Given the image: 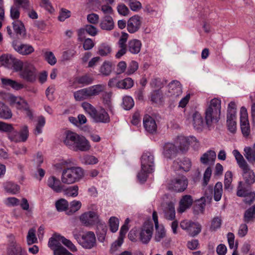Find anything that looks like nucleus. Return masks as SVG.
I'll return each mask as SVG.
<instances>
[{"label": "nucleus", "instance_id": "1", "mask_svg": "<svg viewBox=\"0 0 255 255\" xmlns=\"http://www.w3.org/2000/svg\"><path fill=\"white\" fill-rule=\"evenodd\" d=\"M63 142L69 149L75 152H86L91 148L90 142L85 136L71 131L65 132Z\"/></svg>", "mask_w": 255, "mask_h": 255}, {"label": "nucleus", "instance_id": "2", "mask_svg": "<svg viewBox=\"0 0 255 255\" xmlns=\"http://www.w3.org/2000/svg\"><path fill=\"white\" fill-rule=\"evenodd\" d=\"M233 154L237 160L238 166L243 170V176L245 182L244 183L242 181V184L249 188H251V185L255 182V172L250 168L243 156L238 150H234Z\"/></svg>", "mask_w": 255, "mask_h": 255}, {"label": "nucleus", "instance_id": "3", "mask_svg": "<svg viewBox=\"0 0 255 255\" xmlns=\"http://www.w3.org/2000/svg\"><path fill=\"white\" fill-rule=\"evenodd\" d=\"M221 101L218 98L212 99L207 106L205 112L206 125L210 128L218 122L220 119Z\"/></svg>", "mask_w": 255, "mask_h": 255}, {"label": "nucleus", "instance_id": "4", "mask_svg": "<svg viewBox=\"0 0 255 255\" xmlns=\"http://www.w3.org/2000/svg\"><path fill=\"white\" fill-rule=\"evenodd\" d=\"M84 175V171L80 167L73 166L62 170L61 181L63 184H71L79 181Z\"/></svg>", "mask_w": 255, "mask_h": 255}, {"label": "nucleus", "instance_id": "5", "mask_svg": "<svg viewBox=\"0 0 255 255\" xmlns=\"http://www.w3.org/2000/svg\"><path fill=\"white\" fill-rule=\"evenodd\" d=\"M61 243L69 248L72 252H74L77 251L76 247L71 241L57 234H54L52 237L49 239L48 246L53 251L62 246Z\"/></svg>", "mask_w": 255, "mask_h": 255}, {"label": "nucleus", "instance_id": "6", "mask_svg": "<svg viewBox=\"0 0 255 255\" xmlns=\"http://www.w3.org/2000/svg\"><path fill=\"white\" fill-rule=\"evenodd\" d=\"M73 236L78 243L85 249H91L96 245V237L92 232H88L81 236L73 233Z\"/></svg>", "mask_w": 255, "mask_h": 255}, {"label": "nucleus", "instance_id": "7", "mask_svg": "<svg viewBox=\"0 0 255 255\" xmlns=\"http://www.w3.org/2000/svg\"><path fill=\"white\" fill-rule=\"evenodd\" d=\"M237 106L235 102H230L228 107L227 124L229 130L235 133L237 129L236 123Z\"/></svg>", "mask_w": 255, "mask_h": 255}, {"label": "nucleus", "instance_id": "8", "mask_svg": "<svg viewBox=\"0 0 255 255\" xmlns=\"http://www.w3.org/2000/svg\"><path fill=\"white\" fill-rule=\"evenodd\" d=\"M237 195L239 197H244V202L249 205L255 200V193L251 192V188L244 186L242 181L239 183Z\"/></svg>", "mask_w": 255, "mask_h": 255}, {"label": "nucleus", "instance_id": "9", "mask_svg": "<svg viewBox=\"0 0 255 255\" xmlns=\"http://www.w3.org/2000/svg\"><path fill=\"white\" fill-rule=\"evenodd\" d=\"M188 184L186 177L182 176L171 180L168 184V188L176 192H182L186 189Z\"/></svg>", "mask_w": 255, "mask_h": 255}, {"label": "nucleus", "instance_id": "10", "mask_svg": "<svg viewBox=\"0 0 255 255\" xmlns=\"http://www.w3.org/2000/svg\"><path fill=\"white\" fill-rule=\"evenodd\" d=\"M11 104L17 109L24 111L29 118H32V113L29 109L26 101L20 97L11 96L10 98Z\"/></svg>", "mask_w": 255, "mask_h": 255}, {"label": "nucleus", "instance_id": "11", "mask_svg": "<svg viewBox=\"0 0 255 255\" xmlns=\"http://www.w3.org/2000/svg\"><path fill=\"white\" fill-rule=\"evenodd\" d=\"M36 70L34 66L29 63H24V67L20 72V76L25 80L33 82L35 81L36 77Z\"/></svg>", "mask_w": 255, "mask_h": 255}, {"label": "nucleus", "instance_id": "12", "mask_svg": "<svg viewBox=\"0 0 255 255\" xmlns=\"http://www.w3.org/2000/svg\"><path fill=\"white\" fill-rule=\"evenodd\" d=\"M28 130L26 126L21 127L19 131L12 130L8 133V138L15 142H25L28 137Z\"/></svg>", "mask_w": 255, "mask_h": 255}, {"label": "nucleus", "instance_id": "13", "mask_svg": "<svg viewBox=\"0 0 255 255\" xmlns=\"http://www.w3.org/2000/svg\"><path fill=\"white\" fill-rule=\"evenodd\" d=\"M153 231V224L146 222L143 225L139 232V239L143 244H147L152 236Z\"/></svg>", "mask_w": 255, "mask_h": 255}, {"label": "nucleus", "instance_id": "14", "mask_svg": "<svg viewBox=\"0 0 255 255\" xmlns=\"http://www.w3.org/2000/svg\"><path fill=\"white\" fill-rule=\"evenodd\" d=\"M240 125L243 134L245 136H248L250 133V127L247 110L244 107L240 110Z\"/></svg>", "mask_w": 255, "mask_h": 255}, {"label": "nucleus", "instance_id": "15", "mask_svg": "<svg viewBox=\"0 0 255 255\" xmlns=\"http://www.w3.org/2000/svg\"><path fill=\"white\" fill-rule=\"evenodd\" d=\"M106 88V86L105 84H98L83 88V90L86 99H88L99 95L100 93L104 92Z\"/></svg>", "mask_w": 255, "mask_h": 255}, {"label": "nucleus", "instance_id": "16", "mask_svg": "<svg viewBox=\"0 0 255 255\" xmlns=\"http://www.w3.org/2000/svg\"><path fill=\"white\" fill-rule=\"evenodd\" d=\"M106 88V86L105 84H98L83 88V90L86 99H88L99 95L100 93L104 92Z\"/></svg>", "mask_w": 255, "mask_h": 255}, {"label": "nucleus", "instance_id": "17", "mask_svg": "<svg viewBox=\"0 0 255 255\" xmlns=\"http://www.w3.org/2000/svg\"><path fill=\"white\" fill-rule=\"evenodd\" d=\"M154 156L149 152H144L141 157V166L143 170L146 168L151 170H154Z\"/></svg>", "mask_w": 255, "mask_h": 255}, {"label": "nucleus", "instance_id": "18", "mask_svg": "<svg viewBox=\"0 0 255 255\" xmlns=\"http://www.w3.org/2000/svg\"><path fill=\"white\" fill-rule=\"evenodd\" d=\"M81 222L86 226L91 225L99 221L98 214L93 211H89L83 214L80 218Z\"/></svg>", "mask_w": 255, "mask_h": 255}, {"label": "nucleus", "instance_id": "19", "mask_svg": "<svg viewBox=\"0 0 255 255\" xmlns=\"http://www.w3.org/2000/svg\"><path fill=\"white\" fill-rule=\"evenodd\" d=\"M143 124L147 132L151 134L156 132L157 126L155 120L153 117L148 115H145L143 119Z\"/></svg>", "mask_w": 255, "mask_h": 255}, {"label": "nucleus", "instance_id": "20", "mask_svg": "<svg viewBox=\"0 0 255 255\" xmlns=\"http://www.w3.org/2000/svg\"><path fill=\"white\" fill-rule=\"evenodd\" d=\"M12 45L16 52L23 55L30 54L34 51V48L31 45L21 44L16 40L12 42Z\"/></svg>", "mask_w": 255, "mask_h": 255}, {"label": "nucleus", "instance_id": "21", "mask_svg": "<svg viewBox=\"0 0 255 255\" xmlns=\"http://www.w3.org/2000/svg\"><path fill=\"white\" fill-rule=\"evenodd\" d=\"M177 142H179V149L182 152L188 150L189 146L194 142H196V138L194 136L185 137L180 136L178 137Z\"/></svg>", "mask_w": 255, "mask_h": 255}, {"label": "nucleus", "instance_id": "22", "mask_svg": "<svg viewBox=\"0 0 255 255\" xmlns=\"http://www.w3.org/2000/svg\"><path fill=\"white\" fill-rule=\"evenodd\" d=\"M193 203L192 197L190 195H185L182 196L179 202L177 211L179 213H182L187 209L190 208Z\"/></svg>", "mask_w": 255, "mask_h": 255}, {"label": "nucleus", "instance_id": "23", "mask_svg": "<svg viewBox=\"0 0 255 255\" xmlns=\"http://www.w3.org/2000/svg\"><path fill=\"white\" fill-rule=\"evenodd\" d=\"M92 119L96 123L107 124L110 122L109 115L104 109H101L99 111L97 110Z\"/></svg>", "mask_w": 255, "mask_h": 255}, {"label": "nucleus", "instance_id": "24", "mask_svg": "<svg viewBox=\"0 0 255 255\" xmlns=\"http://www.w3.org/2000/svg\"><path fill=\"white\" fill-rule=\"evenodd\" d=\"M152 219L154 222L156 233L155 235V240L156 242H159L165 236V231L164 228L158 224V216L156 211L152 213Z\"/></svg>", "mask_w": 255, "mask_h": 255}, {"label": "nucleus", "instance_id": "25", "mask_svg": "<svg viewBox=\"0 0 255 255\" xmlns=\"http://www.w3.org/2000/svg\"><path fill=\"white\" fill-rule=\"evenodd\" d=\"M141 25V18L138 15L131 17L128 21L127 29L129 33H133L137 31Z\"/></svg>", "mask_w": 255, "mask_h": 255}, {"label": "nucleus", "instance_id": "26", "mask_svg": "<svg viewBox=\"0 0 255 255\" xmlns=\"http://www.w3.org/2000/svg\"><path fill=\"white\" fill-rule=\"evenodd\" d=\"M178 152L177 147L172 143H166L163 146V154L166 158H172L175 157Z\"/></svg>", "mask_w": 255, "mask_h": 255}, {"label": "nucleus", "instance_id": "27", "mask_svg": "<svg viewBox=\"0 0 255 255\" xmlns=\"http://www.w3.org/2000/svg\"><path fill=\"white\" fill-rule=\"evenodd\" d=\"M49 187L56 193L61 192L63 190V185L60 181L55 176H50L48 178L47 182Z\"/></svg>", "mask_w": 255, "mask_h": 255}, {"label": "nucleus", "instance_id": "28", "mask_svg": "<svg viewBox=\"0 0 255 255\" xmlns=\"http://www.w3.org/2000/svg\"><path fill=\"white\" fill-rule=\"evenodd\" d=\"M100 26L102 29L104 30L110 31L113 30L115 24L112 17L109 15H105L100 22Z\"/></svg>", "mask_w": 255, "mask_h": 255}, {"label": "nucleus", "instance_id": "29", "mask_svg": "<svg viewBox=\"0 0 255 255\" xmlns=\"http://www.w3.org/2000/svg\"><path fill=\"white\" fill-rule=\"evenodd\" d=\"M168 92L171 96L177 97L182 92L180 83L177 80H173L168 85Z\"/></svg>", "mask_w": 255, "mask_h": 255}, {"label": "nucleus", "instance_id": "30", "mask_svg": "<svg viewBox=\"0 0 255 255\" xmlns=\"http://www.w3.org/2000/svg\"><path fill=\"white\" fill-rule=\"evenodd\" d=\"M7 255H28L22 249L21 246L16 242L12 241L8 251Z\"/></svg>", "mask_w": 255, "mask_h": 255}, {"label": "nucleus", "instance_id": "31", "mask_svg": "<svg viewBox=\"0 0 255 255\" xmlns=\"http://www.w3.org/2000/svg\"><path fill=\"white\" fill-rule=\"evenodd\" d=\"M216 154L213 150H208L200 158V161L205 165H211L213 164L216 159Z\"/></svg>", "mask_w": 255, "mask_h": 255}, {"label": "nucleus", "instance_id": "32", "mask_svg": "<svg viewBox=\"0 0 255 255\" xmlns=\"http://www.w3.org/2000/svg\"><path fill=\"white\" fill-rule=\"evenodd\" d=\"M164 217L168 220H173L175 218V210L174 204L169 202L163 209Z\"/></svg>", "mask_w": 255, "mask_h": 255}, {"label": "nucleus", "instance_id": "33", "mask_svg": "<svg viewBox=\"0 0 255 255\" xmlns=\"http://www.w3.org/2000/svg\"><path fill=\"white\" fill-rule=\"evenodd\" d=\"M193 125L195 129L198 131H201L204 126L205 123L203 117L199 113H195L193 116Z\"/></svg>", "mask_w": 255, "mask_h": 255}, {"label": "nucleus", "instance_id": "34", "mask_svg": "<svg viewBox=\"0 0 255 255\" xmlns=\"http://www.w3.org/2000/svg\"><path fill=\"white\" fill-rule=\"evenodd\" d=\"M244 151V155L248 161L250 163H255V143L252 147H245Z\"/></svg>", "mask_w": 255, "mask_h": 255}, {"label": "nucleus", "instance_id": "35", "mask_svg": "<svg viewBox=\"0 0 255 255\" xmlns=\"http://www.w3.org/2000/svg\"><path fill=\"white\" fill-rule=\"evenodd\" d=\"M141 43L137 39H132L128 43V49L132 54H137L141 48Z\"/></svg>", "mask_w": 255, "mask_h": 255}, {"label": "nucleus", "instance_id": "36", "mask_svg": "<svg viewBox=\"0 0 255 255\" xmlns=\"http://www.w3.org/2000/svg\"><path fill=\"white\" fill-rule=\"evenodd\" d=\"M1 81L4 87H10L16 90L23 88V85L22 84L9 79L1 78Z\"/></svg>", "mask_w": 255, "mask_h": 255}, {"label": "nucleus", "instance_id": "37", "mask_svg": "<svg viewBox=\"0 0 255 255\" xmlns=\"http://www.w3.org/2000/svg\"><path fill=\"white\" fill-rule=\"evenodd\" d=\"M15 58L10 54H4L0 57L1 64L8 68H12V64Z\"/></svg>", "mask_w": 255, "mask_h": 255}, {"label": "nucleus", "instance_id": "38", "mask_svg": "<svg viewBox=\"0 0 255 255\" xmlns=\"http://www.w3.org/2000/svg\"><path fill=\"white\" fill-rule=\"evenodd\" d=\"M13 28L17 35L24 37L25 35V29L23 23L20 20H15L12 22Z\"/></svg>", "mask_w": 255, "mask_h": 255}, {"label": "nucleus", "instance_id": "39", "mask_svg": "<svg viewBox=\"0 0 255 255\" xmlns=\"http://www.w3.org/2000/svg\"><path fill=\"white\" fill-rule=\"evenodd\" d=\"M12 113L10 109L4 103L0 101V118L9 119L12 117Z\"/></svg>", "mask_w": 255, "mask_h": 255}, {"label": "nucleus", "instance_id": "40", "mask_svg": "<svg viewBox=\"0 0 255 255\" xmlns=\"http://www.w3.org/2000/svg\"><path fill=\"white\" fill-rule=\"evenodd\" d=\"M133 86V80L131 78H127L118 81L117 88L122 89H128Z\"/></svg>", "mask_w": 255, "mask_h": 255}, {"label": "nucleus", "instance_id": "41", "mask_svg": "<svg viewBox=\"0 0 255 255\" xmlns=\"http://www.w3.org/2000/svg\"><path fill=\"white\" fill-rule=\"evenodd\" d=\"M255 219V205L246 211L244 216V222L249 223Z\"/></svg>", "mask_w": 255, "mask_h": 255}, {"label": "nucleus", "instance_id": "42", "mask_svg": "<svg viewBox=\"0 0 255 255\" xmlns=\"http://www.w3.org/2000/svg\"><path fill=\"white\" fill-rule=\"evenodd\" d=\"M201 231V226L197 223L191 222L187 230L188 234L192 237L197 235Z\"/></svg>", "mask_w": 255, "mask_h": 255}, {"label": "nucleus", "instance_id": "43", "mask_svg": "<svg viewBox=\"0 0 255 255\" xmlns=\"http://www.w3.org/2000/svg\"><path fill=\"white\" fill-rule=\"evenodd\" d=\"M81 106L85 113L88 114L91 118H93L97 111L96 109L88 102H84L82 103Z\"/></svg>", "mask_w": 255, "mask_h": 255}, {"label": "nucleus", "instance_id": "44", "mask_svg": "<svg viewBox=\"0 0 255 255\" xmlns=\"http://www.w3.org/2000/svg\"><path fill=\"white\" fill-rule=\"evenodd\" d=\"M4 188L7 192L12 194H15L17 193L19 190V186L11 182H7L5 183L4 186Z\"/></svg>", "mask_w": 255, "mask_h": 255}, {"label": "nucleus", "instance_id": "45", "mask_svg": "<svg viewBox=\"0 0 255 255\" xmlns=\"http://www.w3.org/2000/svg\"><path fill=\"white\" fill-rule=\"evenodd\" d=\"M233 180V174L230 171L226 172L224 179V188L230 191L232 189V182Z\"/></svg>", "mask_w": 255, "mask_h": 255}, {"label": "nucleus", "instance_id": "46", "mask_svg": "<svg viewBox=\"0 0 255 255\" xmlns=\"http://www.w3.org/2000/svg\"><path fill=\"white\" fill-rule=\"evenodd\" d=\"M79 188L77 185H74L70 186L66 189H63L62 191L64 192V194L67 197H75L78 195Z\"/></svg>", "mask_w": 255, "mask_h": 255}, {"label": "nucleus", "instance_id": "47", "mask_svg": "<svg viewBox=\"0 0 255 255\" xmlns=\"http://www.w3.org/2000/svg\"><path fill=\"white\" fill-rule=\"evenodd\" d=\"M112 69V64L110 62L105 61L100 67V72L104 76H109Z\"/></svg>", "mask_w": 255, "mask_h": 255}, {"label": "nucleus", "instance_id": "48", "mask_svg": "<svg viewBox=\"0 0 255 255\" xmlns=\"http://www.w3.org/2000/svg\"><path fill=\"white\" fill-rule=\"evenodd\" d=\"M112 49L110 46L106 43H102L98 47V54L102 56H106L111 53Z\"/></svg>", "mask_w": 255, "mask_h": 255}, {"label": "nucleus", "instance_id": "49", "mask_svg": "<svg viewBox=\"0 0 255 255\" xmlns=\"http://www.w3.org/2000/svg\"><path fill=\"white\" fill-rule=\"evenodd\" d=\"M223 192V185L220 182H217L214 188V200L219 201L221 200Z\"/></svg>", "mask_w": 255, "mask_h": 255}, {"label": "nucleus", "instance_id": "50", "mask_svg": "<svg viewBox=\"0 0 255 255\" xmlns=\"http://www.w3.org/2000/svg\"><path fill=\"white\" fill-rule=\"evenodd\" d=\"M133 100L130 96H125L123 99L122 107L126 110H130L134 106Z\"/></svg>", "mask_w": 255, "mask_h": 255}, {"label": "nucleus", "instance_id": "51", "mask_svg": "<svg viewBox=\"0 0 255 255\" xmlns=\"http://www.w3.org/2000/svg\"><path fill=\"white\" fill-rule=\"evenodd\" d=\"M55 206L57 211L61 212L68 209L69 204L66 200L60 199L56 202Z\"/></svg>", "mask_w": 255, "mask_h": 255}, {"label": "nucleus", "instance_id": "52", "mask_svg": "<svg viewBox=\"0 0 255 255\" xmlns=\"http://www.w3.org/2000/svg\"><path fill=\"white\" fill-rule=\"evenodd\" d=\"M67 214L71 215L78 211L81 208L82 204L80 201L74 200L70 202Z\"/></svg>", "mask_w": 255, "mask_h": 255}, {"label": "nucleus", "instance_id": "53", "mask_svg": "<svg viewBox=\"0 0 255 255\" xmlns=\"http://www.w3.org/2000/svg\"><path fill=\"white\" fill-rule=\"evenodd\" d=\"M27 243L28 245H32L37 242V239L35 235V230L32 228L30 229L28 232L26 237Z\"/></svg>", "mask_w": 255, "mask_h": 255}, {"label": "nucleus", "instance_id": "54", "mask_svg": "<svg viewBox=\"0 0 255 255\" xmlns=\"http://www.w3.org/2000/svg\"><path fill=\"white\" fill-rule=\"evenodd\" d=\"M81 161L85 164L91 165L97 163L98 159L93 155H86L82 158Z\"/></svg>", "mask_w": 255, "mask_h": 255}, {"label": "nucleus", "instance_id": "55", "mask_svg": "<svg viewBox=\"0 0 255 255\" xmlns=\"http://www.w3.org/2000/svg\"><path fill=\"white\" fill-rule=\"evenodd\" d=\"M93 79L88 75H85L79 77L77 79V82L79 84L88 85L92 83Z\"/></svg>", "mask_w": 255, "mask_h": 255}, {"label": "nucleus", "instance_id": "56", "mask_svg": "<svg viewBox=\"0 0 255 255\" xmlns=\"http://www.w3.org/2000/svg\"><path fill=\"white\" fill-rule=\"evenodd\" d=\"M153 170L146 168V170H143L141 167V170L138 172L137 177L140 182H143L146 180L148 174L152 172Z\"/></svg>", "mask_w": 255, "mask_h": 255}, {"label": "nucleus", "instance_id": "57", "mask_svg": "<svg viewBox=\"0 0 255 255\" xmlns=\"http://www.w3.org/2000/svg\"><path fill=\"white\" fill-rule=\"evenodd\" d=\"M109 224L111 231L115 233L119 228V221L118 218L115 217H112L109 220Z\"/></svg>", "mask_w": 255, "mask_h": 255}, {"label": "nucleus", "instance_id": "58", "mask_svg": "<svg viewBox=\"0 0 255 255\" xmlns=\"http://www.w3.org/2000/svg\"><path fill=\"white\" fill-rule=\"evenodd\" d=\"M221 219L219 217H214L212 220L210 230L215 231L221 227Z\"/></svg>", "mask_w": 255, "mask_h": 255}, {"label": "nucleus", "instance_id": "59", "mask_svg": "<svg viewBox=\"0 0 255 255\" xmlns=\"http://www.w3.org/2000/svg\"><path fill=\"white\" fill-rule=\"evenodd\" d=\"M128 5L131 10L136 11L141 8V3L136 0H128Z\"/></svg>", "mask_w": 255, "mask_h": 255}, {"label": "nucleus", "instance_id": "60", "mask_svg": "<svg viewBox=\"0 0 255 255\" xmlns=\"http://www.w3.org/2000/svg\"><path fill=\"white\" fill-rule=\"evenodd\" d=\"M45 60L51 65H54L56 63V59L52 52H46L44 54Z\"/></svg>", "mask_w": 255, "mask_h": 255}, {"label": "nucleus", "instance_id": "61", "mask_svg": "<svg viewBox=\"0 0 255 255\" xmlns=\"http://www.w3.org/2000/svg\"><path fill=\"white\" fill-rule=\"evenodd\" d=\"M138 67V63L136 62H135L134 61H131L130 63V64L127 69V71H126V74L128 75H129L133 74L137 70Z\"/></svg>", "mask_w": 255, "mask_h": 255}, {"label": "nucleus", "instance_id": "62", "mask_svg": "<svg viewBox=\"0 0 255 255\" xmlns=\"http://www.w3.org/2000/svg\"><path fill=\"white\" fill-rule=\"evenodd\" d=\"M54 255H73L62 246L53 250Z\"/></svg>", "mask_w": 255, "mask_h": 255}, {"label": "nucleus", "instance_id": "63", "mask_svg": "<svg viewBox=\"0 0 255 255\" xmlns=\"http://www.w3.org/2000/svg\"><path fill=\"white\" fill-rule=\"evenodd\" d=\"M117 10L120 14L123 16L127 15L129 11L128 7L124 3H120L118 5Z\"/></svg>", "mask_w": 255, "mask_h": 255}, {"label": "nucleus", "instance_id": "64", "mask_svg": "<svg viewBox=\"0 0 255 255\" xmlns=\"http://www.w3.org/2000/svg\"><path fill=\"white\" fill-rule=\"evenodd\" d=\"M71 15L70 11L62 8L59 12L58 19L61 21H64L66 19L69 17Z\"/></svg>", "mask_w": 255, "mask_h": 255}]
</instances>
